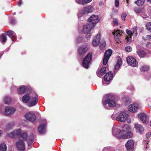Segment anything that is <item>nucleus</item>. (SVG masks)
<instances>
[{
	"instance_id": "1",
	"label": "nucleus",
	"mask_w": 151,
	"mask_h": 151,
	"mask_svg": "<svg viewBox=\"0 0 151 151\" xmlns=\"http://www.w3.org/2000/svg\"><path fill=\"white\" fill-rule=\"evenodd\" d=\"M99 20V18L97 15H92L88 19V23L83 27L84 32H87L90 29H92Z\"/></svg>"
},
{
	"instance_id": "2",
	"label": "nucleus",
	"mask_w": 151,
	"mask_h": 151,
	"mask_svg": "<svg viewBox=\"0 0 151 151\" xmlns=\"http://www.w3.org/2000/svg\"><path fill=\"white\" fill-rule=\"evenodd\" d=\"M92 60V53H88L83 60L82 65L86 68H88L89 64L91 63Z\"/></svg>"
},
{
	"instance_id": "3",
	"label": "nucleus",
	"mask_w": 151,
	"mask_h": 151,
	"mask_svg": "<svg viewBox=\"0 0 151 151\" xmlns=\"http://www.w3.org/2000/svg\"><path fill=\"white\" fill-rule=\"evenodd\" d=\"M38 101V97L37 95L35 93H33L31 96V99L29 102V106H35L37 103Z\"/></svg>"
},
{
	"instance_id": "4",
	"label": "nucleus",
	"mask_w": 151,
	"mask_h": 151,
	"mask_svg": "<svg viewBox=\"0 0 151 151\" xmlns=\"http://www.w3.org/2000/svg\"><path fill=\"white\" fill-rule=\"evenodd\" d=\"M107 104L109 106L111 107H114L116 105V104L114 97H111L108 99L106 100L103 102L104 105H106Z\"/></svg>"
},
{
	"instance_id": "5",
	"label": "nucleus",
	"mask_w": 151,
	"mask_h": 151,
	"mask_svg": "<svg viewBox=\"0 0 151 151\" xmlns=\"http://www.w3.org/2000/svg\"><path fill=\"white\" fill-rule=\"evenodd\" d=\"M126 60L127 63L129 65L134 67L137 66V62L134 58L132 56H128Z\"/></svg>"
},
{
	"instance_id": "6",
	"label": "nucleus",
	"mask_w": 151,
	"mask_h": 151,
	"mask_svg": "<svg viewBox=\"0 0 151 151\" xmlns=\"http://www.w3.org/2000/svg\"><path fill=\"white\" fill-rule=\"evenodd\" d=\"M134 142L133 140L129 139L127 141L125 144L128 151H132L134 149Z\"/></svg>"
},
{
	"instance_id": "7",
	"label": "nucleus",
	"mask_w": 151,
	"mask_h": 151,
	"mask_svg": "<svg viewBox=\"0 0 151 151\" xmlns=\"http://www.w3.org/2000/svg\"><path fill=\"white\" fill-rule=\"evenodd\" d=\"M128 117V115L125 112H121L116 119L117 120L122 122H124Z\"/></svg>"
},
{
	"instance_id": "8",
	"label": "nucleus",
	"mask_w": 151,
	"mask_h": 151,
	"mask_svg": "<svg viewBox=\"0 0 151 151\" xmlns=\"http://www.w3.org/2000/svg\"><path fill=\"white\" fill-rule=\"evenodd\" d=\"M17 91L19 94H23L25 91L29 93L31 92V89L28 87L22 86L17 89Z\"/></svg>"
},
{
	"instance_id": "9",
	"label": "nucleus",
	"mask_w": 151,
	"mask_h": 151,
	"mask_svg": "<svg viewBox=\"0 0 151 151\" xmlns=\"http://www.w3.org/2000/svg\"><path fill=\"white\" fill-rule=\"evenodd\" d=\"M88 50V49L87 47H81L78 48L77 52L79 55L82 56L85 54Z\"/></svg>"
},
{
	"instance_id": "10",
	"label": "nucleus",
	"mask_w": 151,
	"mask_h": 151,
	"mask_svg": "<svg viewBox=\"0 0 151 151\" xmlns=\"http://www.w3.org/2000/svg\"><path fill=\"white\" fill-rule=\"evenodd\" d=\"M93 8L90 6L84 8L82 10L81 15L87 14L93 11Z\"/></svg>"
},
{
	"instance_id": "11",
	"label": "nucleus",
	"mask_w": 151,
	"mask_h": 151,
	"mask_svg": "<svg viewBox=\"0 0 151 151\" xmlns=\"http://www.w3.org/2000/svg\"><path fill=\"white\" fill-rule=\"evenodd\" d=\"M4 114L6 115H9L14 113L16 111L15 108L9 107H6L4 109Z\"/></svg>"
},
{
	"instance_id": "12",
	"label": "nucleus",
	"mask_w": 151,
	"mask_h": 151,
	"mask_svg": "<svg viewBox=\"0 0 151 151\" xmlns=\"http://www.w3.org/2000/svg\"><path fill=\"white\" fill-rule=\"evenodd\" d=\"M138 117L143 123L146 124L148 122V118L145 114L140 113L138 115Z\"/></svg>"
},
{
	"instance_id": "13",
	"label": "nucleus",
	"mask_w": 151,
	"mask_h": 151,
	"mask_svg": "<svg viewBox=\"0 0 151 151\" xmlns=\"http://www.w3.org/2000/svg\"><path fill=\"white\" fill-rule=\"evenodd\" d=\"M25 116L27 119L32 122L35 121L36 119L35 114L31 113L27 114L25 115Z\"/></svg>"
},
{
	"instance_id": "14",
	"label": "nucleus",
	"mask_w": 151,
	"mask_h": 151,
	"mask_svg": "<svg viewBox=\"0 0 151 151\" xmlns=\"http://www.w3.org/2000/svg\"><path fill=\"white\" fill-rule=\"evenodd\" d=\"M17 149L20 151H24L25 149L24 143L23 141H19L16 143Z\"/></svg>"
},
{
	"instance_id": "15",
	"label": "nucleus",
	"mask_w": 151,
	"mask_h": 151,
	"mask_svg": "<svg viewBox=\"0 0 151 151\" xmlns=\"http://www.w3.org/2000/svg\"><path fill=\"white\" fill-rule=\"evenodd\" d=\"M138 108V105L137 104H134L129 105L128 106V109L129 111L134 112L137 111Z\"/></svg>"
},
{
	"instance_id": "16",
	"label": "nucleus",
	"mask_w": 151,
	"mask_h": 151,
	"mask_svg": "<svg viewBox=\"0 0 151 151\" xmlns=\"http://www.w3.org/2000/svg\"><path fill=\"white\" fill-rule=\"evenodd\" d=\"M113 78V74L112 72H109L105 75L104 79L105 81L109 82Z\"/></svg>"
},
{
	"instance_id": "17",
	"label": "nucleus",
	"mask_w": 151,
	"mask_h": 151,
	"mask_svg": "<svg viewBox=\"0 0 151 151\" xmlns=\"http://www.w3.org/2000/svg\"><path fill=\"white\" fill-rule=\"evenodd\" d=\"M31 96L30 93L24 95L22 99L23 102L24 103L29 102L31 99Z\"/></svg>"
},
{
	"instance_id": "18",
	"label": "nucleus",
	"mask_w": 151,
	"mask_h": 151,
	"mask_svg": "<svg viewBox=\"0 0 151 151\" xmlns=\"http://www.w3.org/2000/svg\"><path fill=\"white\" fill-rule=\"evenodd\" d=\"M137 52L140 58H145L147 55V53L144 50L137 48Z\"/></svg>"
},
{
	"instance_id": "19",
	"label": "nucleus",
	"mask_w": 151,
	"mask_h": 151,
	"mask_svg": "<svg viewBox=\"0 0 151 151\" xmlns=\"http://www.w3.org/2000/svg\"><path fill=\"white\" fill-rule=\"evenodd\" d=\"M100 35H98L94 38L92 42V44L94 46H96L100 43Z\"/></svg>"
},
{
	"instance_id": "20",
	"label": "nucleus",
	"mask_w": 151,
	"mask_h": 151,
	"mask_svg": "<svg viewBox=\"0 0 151 151\" xmlns=\"http://www.w3.org/2000/svg\"><path fill=\"white\" fill-rule=\"evenodd\" d=\"M106 67L101 68L99 70L96 72L97 76L99 77H101L106 72Z\"/></svg>"
},
{
	"instance_id": "21",
	"label": "nucleus",
	"mask_w": 151,
	"mask_h": 151,
	"mask_svg": "<svg viewBox=\"0 0 151 151\" xmlns=\"http://www.w3.org/2000/svg\"><path fill=\"white\" fill-rule=\"evenodd\" d=\"M134 126L136 130L141 134H142L143 133L144 129L141 124H135Z\"/></svg>"
},
{
	"instance_id": "22",
	"label": "nucleus",
	"mask_w": 151,
	"mask_h": 151,
	"mask_svg": "<svg viewBox=\"0 0 151 151\" xmlns=\"http://www.w3.org/2000/svg\"><path fill=\"white\" fill-rule=\"evenodd\" d=\"M27 137V135L26 133H23L19 137V140L23 142L24 141L26 140Z\"/></svg>"
},
{
	"instance_id": "23",
	"label": "nucleus",
	"mask_w": 151,
	"mask_h": 151,
	"mask_svg": "<svg viewBox=\"0 0 151 151\" xmlns=\"http://www.w3.org/2000/svg\"><path fill=\"white\" fill-rule=\"evenodd\" d=\"M133 136V133L131 132L125 133L123 135L122 137L123 139H127Z\"/></svg>"
},
{
	"instance_id": "24",
	"label": "nucleus",
	"mask_w": 151,
	"mask_h": 151,
	"mask_svg": "<svg viewBox=\"0 0 151 151\" xmlns=\"http://www.w3.org/2000/svg\"><path fill=\"white\" fill-rule=\"evenodd\" d=\"M45 126L44 125H41L39 126L38 128V130L40 133H44L45 129Z\"/></svg>"
},
{
	"instance_id": "25",
	"label": "nucleus",
	"mask_w": 151,
	"mask_h": 151,
	"mask_svg": "<svg viewBox=\"0 0 151 151\" xmlns=\"http://www.w3.org/2000/svg\"><path fill=\"white\" fill-rule=\"evenodd\" d=\"M7 148L4 142L2 143L0 146V151H6Z\"/></svg>"
},
{
	"instance_id": "26",
	"label": "nucleus",
	"mask_w": 151,
	"mask_h": 151,
	"mask_svg": "<svg viewBox=\"0 0 151 151\" xmlns=\"http://www.w3.org/2000/svg\"><path fill=\"white\" fill-rule=\"evenodd\" d=\"M112 52L111 49L107 50L104 53V56L110 58Z\"/></svg>"
},
{
	"instance_id": "27",
	"label": "nucleus",
	"mask_w": 151,
	"mask_h": 151,
	"mask_svg": "<svg viewBox=\"0 0 151 151\" xmlns=\"http://www.w3.org/2000/svg\"><path fill=\"white\" fill-rule=\"evenodd\" d=\"M4 101L5 104H8L11 102V99L9 97L5 96L3 99Z\"/></svg>"
},
{
	"instance_id": "28",
	"label": "nucleus",
	"mask_w": 151,
	"mask_h": 151,
	"mask_svg": "<svg viewBox=\"0 0 151 151\" xmlns=\"http://www.w3.org/2000/svg\"><path fill=\"white\" fill-rule=\"evenodd\" d=\"M145 0H137L135 2V3L139 6H142L144 4Z\"/></svg>"
},
{
	"instance_id": "29",
	"label": "nucleus",
	"mask_w": 151,
	"mask_h": 151,
	"mask_svg": "<svg viewBox=\"0 0 151 151\" xmlns=\"http://www.w3.org/2000/svg\"><path fill=\"white\" fill-rule=\"evenodd\" d=\"M149 67L148 66L144 65L142 66L140 68V70L142 71L145 72L148 71L149 69Z\"/></svg>"
},
{
	"instance_id": "30",
	"label": "nucleus",
	"mask_w": 151,
	"mask_h": 151,
	"mask_svg": "<svg viewBox=\"0 0 151 151\" xmlns=\"http://www.w3.org/2000/svg\"><path fill=\"white\" fill-rule=\"evenodd\" d=\"M122 34V32L119 30H117L116 32L113 33V34L114 36H116L117 37H120L121 36Z\"/></svg>"
},
{
	"instance_id": "31",
	"label": "nucleus",
	"mask_w": 151,
	"mask_h": 151,
	"mask_svg": "<svg viewBox=\"0 0 151 151\" xmlns=\"http://www.w3.org/2000/svg\"><path fill=\"white\" fill-rule=\"evenodd\" d=\"M143 9L142 8H134V11L137 14H139L142 12Z\"/></svg>"
},
{
	"instance_id": "32",
	"label": "nucleus",
	"mask_w": 151,
	"mask_h": 151,
	"mask_svg": "<svg viewBox=\"0 0 151 151\" xmlns=\"http://www.w3.org/2000/svg\"><path fill=\"white\" fill-rule=\"evenodd\" d=\"M14 134L15 137H16L18 136H19L21 133V130L20 129H18L14 131Z\"/></svg>"
},
{
	"instance_id": "33",
	"label": "nucleus",
	"mask_w": 151,
	"mask_h": 151,
	"mask_svg": "<svg viewBox=\"0 0 151 151\" xmlns=\"http://www.w3.org/2000/svg\"><path fill=\"white\" fill-rule=\"evenodd\" d=\"M109 58L106 56L105 57L104 56V59L103 60V64L104 65H106L108 62V60Z\"/></svg>"
},
{
	"instance_id": "34",
	"label": "nucleus",
	"mask_w": 151,
	"mask_h": 151,
	"mask_svg": "<svg viewBox=\"0 0 151 151\" xmlns=\"http://www.w3.org/2000/svg\"><path fill=\"white\" fill-rule=\"evenodd\" d=\"M91 29H90L87 32H84L83 29V33H86V37L87 39L88 38H90V37L91 36V34L90 33V31Z\"/></svg>"
},
{
	"instance_id": "35",
	"label": "nucleus",
	"mask_w": 151,
	"mask_h": 151,
	"mask_svg": "<svg viewBox=\"0 0 151 151\" xmlns=\"http://www.w3.org/2000/svg\"><path fill=\"white\" fill-rule=\"evenodd\" d=\"M132 36H127L125 39L127 40V43L128 44H130L132 42Z\"/></svg>"
},
{
	"instance_id": "36",
	"label": "nucleus",
	"mask_w": 151,
	"mask_h": 151,
	"mask_svg": "<svg viewBox=\"0 0 151 151\" xmlns=\"http://www.w3.org/2000/svg\"><path fill=\"white\" fill-rule=\"evenodd\" d=\"M6 35H8L10 38L14 36V35L11 31H8L7 32Z\"/></svg>"
},
{
	"instance_id": "37",
	"label": "nucleus",
	"mask_w": 151,
	"mask_h": 151,
	"mask_svg": "<svg viewBox=\"0 0 151 151\" xmlns=\"http://www.w3.org/2000/svg\"><path fill=\"white\" fill-rule=\"evenodd\" d=\"M30 136H31V138L29 139L30 141V142H31V143H29L28 142V141L29 140H27V143H28V146H29L30 145H31L32 142V141L33 140V138H34V135L32 133L31 134H30Z\"/></svg>"
},
{
	"instance_id": "38",
	"label": "nucleus",
	"mask_w": 151,
	"mask_h": 151,
	"mask_svg": "<svg viewBox=\"0 0 151 151\" xmlns=\"http://www.w3.org/2000/svg\"><path fill=\"white\" fill-rule=\"evenodd\" d=\"M118 20L116 18H113V25L117 26L118 25Z\"/></svg>"
},
{
	"instance_id": "39",
	"label": "nucleus",
	"mask_w": 151,
	"mask_h": 151,
	"mask_svg": "<svg viewBox=\"0 0 151 151\" xmlns=\"http://www.w3.org/2000/svg\"><path fill=\"white\" fill-rule=\"evenodd\" d=\"M0 38L2 40V42H4L6 40V37L3 35H1Z\"/></svg>"
},
{
	"instance_id": "40",
	"label": "nucleus",
	"mask_w": 151,
	"mask_h": 151,
	"mask_svg": "<svg viewBox=\"0 0 151 151\" xmlns=\"http://www.w3.org/2000/svg\"><path fill=\"white\" fill-rule=\"evenodd\" d=\"M92 0H83L82 1V4L85 5L91 2Z\"/></svg>"
},
{
	"instance_id": "41",
	"label": "nucleus",
	"mask_w": 151,
	"mask_h": 151,
	"mask_svg": "<svg viewBox=\"0 0 151 151\" xmlns=\"http://www.w3.org/2000/svg\"><path fill=\"white\" fill-rule=\"evenodd\" d=\"M129 129V126L127 125H124L122 127L123 130L124 131H127Z\"/></svg>"
},
{
	"instance_id": "42",
	"label": "nucleus",
	"mask_w": 151,
	"mask_h": 151,
	"mask_svg": "<svg viewBox=\"0 0 151 151\" xmlns=\"http://www.w3.org/2000/svg\"><path fill=\"white\" fill-rule=\"evenodd\" d=\"M125 51L127 52H131L132 50V48L131 46H130L126 47L125 48Z\"/></svg>"
},
{
	"instance_id": "43",
	"label": "nucleus",
	"mask_w": 151,
	"mask_h": 151,
	"mask_svg": "<svg viewBox=\"0 0 151 151\" xmlns=\"http://www.w3.org/2000/svg\"><path fill=\"white\" fill-rule=\"evenodd\" d=\"M127 16L126 13H123L121 15V18L123 21H124L125 20V18Z\"/></svg>"
},
{
	"instance_id": "44",
	"label": "nucleus",
	"mask_w": 151,
	"mask_h": 151,
	"mask_svg": "<svg viewBox=\"0 0 151 151\" xmlns=\"http://www.w3.org/2000/svg\"><path fill=\"white\" fill-rule=\"evenodd\" d=\"M147 28L151 32V22L148 23L146 25Z\"/></svg>"
},
{
	"instance_id": "45",
	"label": "nucleus",
	"mask_w": 151,
	"mask_h": 151,
	"mask_svg": "<svg viewBox=\"0 0 151 151\" xmlns=\"http://www.w3.org/2000/svg\"><path fill=\"white\" fill-rule=\"evenodd\" d=\"M126 31L128 35L129 36H132L133 34L131 30L129 29H127Z\"/></svg>"
},
{
	"instance_id": "46",
	"label": "nucleus",
	"mask_w": 151,
	"mask_h": 151,
	"mask_svg": "<svg viewBox=\"0 0 151 151\" xmlns=\"http://www.w3.org/2000/svg\"><path fill=\"white\" fill-rule=\"evenodd\" d=\"M118 59L117 63L118 64H119L120 65H121L122 64V59L119 56H118Z\"/></svg>"
},
{
	"instance_id": "47",
	"label": "nucleus",
	"mask_w": 151,
	"mask_h": 151,
	"mask_svg": "<svg viewBox=\"0 0 151 151\" xmlns=\"http://www.w3.org/2000/svg\"><path fill=\"white\" fill-rule=\"evenodd\" d=\"M106 45L105 42H104L99 46L101 50H102L105 47Z\"/></svg>"
},
{
	"instance_id": "48",
	"label": "nucleus",
	"mask_w": 151,
	"mask_h": 151,
	"mask_svg": "<svg viewBox=\"0 0 151 151\" xmlns=\"http://www.w3.org/2000/svg\"><path fill=\"white\" fill-rule=\"evenodd\" d=\"M10 22L11 24H14L16 22V20L14 19H11L10 20Z\"/></svg>"
},
{
	"instance_id": "49",
	"label": "nucleus",
	"mask_w": 151,
	"mask_h": 151,
	"mask_svg": "<svg viewBox=\"0 0 151 151\" xmlns=\"http://www.w3.org/2000/svg\"><path fill=\"white\" fill-rule=\"evenodd\" d=\"M9 136L10 137H12V138H14L16 137L15 135L14 134V132H12V133H9L8 134Z\"/></svg>"
},
{
	"instance_id": "50",
	"label": "nucleus",
	"mask_w": 151,
	"mask_h": 151,
	"mask_svg": "<svg viewBox=\"0 0 151 151\" xmlns=\"http://www.w3.org/2000/svg\"><path fill=\"white\" fill-rule=\"evenodd\" d=\"M145 47L148 48H151V42H148L145 45Z\"/></svg>"
},
{
	"instance_id": "51",
	"label": "nucleus",
	"mask_w": 151,
	"mask_h": 151,
	"mask_svg": "<svg viewBox=\"0 0 151 151\" xmlns=\"http://www.w3.org/2000/svg\"><path fill=\"white\" fill-rule=\"evenodd\" d=\"M115 4L116 7H118L119 5V1L118 0H115Z\"/></svg>"
},
{
	"instance_id": "52",
	"label": "nucleus",
	"mask_w": 151,
	"mask_h": 151,
	"mask_svg": "<svg viewBox=\"0 0 151 151\" xmlns=\"http://www.w3.org/2000/svg\"><path fill=\"white\" fill-rule=\"evenodd\" d=\"M151 135V133L150 132H148L146 134V136L147 138H150Z\"/></svg>"
},
{
	"instance_id": "53",
	"label": "nucleus",
	"mask_w": 151,
	"mask_h": 151,
	"mask_svg": "<svg viewBox=\"0 0 151 151\" xmlns=\"http://www.w3.org/2000/svg\"><path fill=\"white\" fill-rule=\"evenodd\" d=\"M121 65L119 64H118L116 63V65L115 66V69L117 70L119 69L120 66Z\"/></svg>"
},
{
	"instance_id": "54",
	"label": "nucleus",
	"mask_w": 151,
	"mask_h": 151,
	"mask_svg": "<svg viewBox=\"0 0 151 151\" xmlns=\"http://www.w3.org/2000/svg\"><path fill=\"white\" fill-rule=\"evenodd\" d=\"M146 40H151V35H147L146 37Z\"/></svg>"
},
{
	"instance_id": "55",
	"label": "nucleus",
	"mask_w": 151,
	"mask_h": 151,
	"mask_svg": "<svg viewBox=\"0 0 151 151\" xmlns=\"http://www.w3.org/2000/svg\"><path fill=\"white\" fill-rule=\"evenodd\" d=\"M114 39L117 42H118L119 41V37H117L116 36H114Z\"/></svg>"
},
{
	"instance_id": "56",
	"label": "nucleus",
	"mask_w": 151,
	"mask_h": 151,
	"mask_svg": "<svg viewBox=\"0 0 151 151\" xmlns=\"http://www.w3.org/2000/svg\"><path fill=\"white\" fill-rule=\"evenodd\" d=\"M12 126L10 124H8L6 126V128H12Z\"/></svg>"
},
{
	"instance_id": "57",
	"label": "nucleus",
	"mask_w": 151,
	"mask_h": 151,
	"mask_svg": "<svg viewBox=\"0 0 151 151\" xmlns=\"http://www.w3.org/2000/svg\"><path fill=\"white\" fill-rule=\"evenodd\" d=\"M11 38L13 41H15L16 39L14 35L13 37H12Z\"/></svg>"
},
{
	"instance_id": "58",
	"label": "nucleus",
	"mask_w": 151,
	"mask_h": 151,
	"mask_svg": "<svg viewBox=\"0 0 151 151\" xmlns=\"http://www.w3.org/2000/svg\"><path fill=\"white\" fill-rule=\"evenodd\" d=\"M99 5L100 6H103L104 5V3L103 2L101 1L99 3Z\"/></svg>"
},
{
	"instance_id": "59",
	"label": "nucleus",
	"mask_w": 151,
	"mask_h": 151,
	"mask_svg": "<svg viewBox=\"0 0 151 151\" xmlns=\"http://www.w3.org/2000/svg\"><path fill=\"white\" fill-rule=\"evenodd\" d=\"M130 103V101L129 100H126L125 102V104H128Z\"/></svg>"
},
{
	"instance_id": "60",
	"label": "nucleus",
	"mask_w": 151,
	"mask_h": 151,
	"mask_svg": "<svg viewBox=\"0 0 151 151\" xmlns=\"http://www.w3.org/2000/svg\"><path fill=\"white\" fill-rule=\"evenodd\" d=\"M22 4V2L21 1H19L18 2V5L20 6Z\"/></svg>"
},
{
	"instance_id": "61",
	"label": "nucleus",
	"mask_w": 151,
	"mask_h": 151,
	"mask_svg": "<svg viewBox=\"0 0 151 151\" xmlns=\"http://www.w3.org/2000/svg\"><path fill=\"white\" fill-rule=\"evenodd\" d=\"M2 133V131L1 130H0V136H1V134Z\"/></svg>"
},
{
	"instance_id": "62",
	"label": "nucleus",
	"mask_w": 151,
	"mask_h": 151,
	"mask_svg": "<svg viewBox=\"0 0 151 151\" xmlns=\"http://www.w3.org/2000/svg\"><path fill=\"white\" fill-rule=\"evenodd\" d=\"M126 1H127V3H128V2H129V0H126Z\"/></svg>"
},
{
	"instance_id": "63",
	"label": "nucleus",
	"mask_w": 151,
	"mask_h": 151,
	"mask_svg": "<svg viewBox=\"0 0 151 151\" xmlns=\"http://www.w3.org/2000/svg\"><path fill=\"white\" fill-rule=\"evenodd\" d=\"M135 31L136 32V30H135H135H134L133 31V32L134 33V32H135Z\"/></svg>"
},
{
	"instance_id": "64",
	"label": "nucleus",
	"mask_w": 151,
	"mask_h": 151,
	"mask_svg": "<svg viewBox=\"0 0 151 151\" xmlns=\"http://www.w3.org/2000/svg\"><path fill=\"white\" fill-rule=\"evenodd\" d=\"M150 126L151 127V121L150 122Z\"/></svg>"
}]
</instances>
